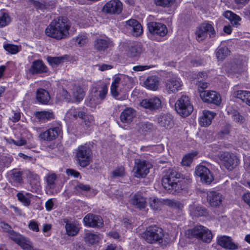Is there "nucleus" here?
Segmentation results:
<instances>
[{
	"label": "nucleus",
	"instance_id": "23",
	"mask_svg": "<svg viewBox=\"0 0 250 250\" xmlns=\"http://www.w3.org/2000/svg\"><path fill=\"white\" fill-rule=\"evenodd\" d=\"M217 244L225 249L235 250L238 248L237 245L232 242L231 238L225 235L218 237Z\"/></svg>",
	"mask_w": 250,
	"mask_h": 250
},
{
	"label": "nucleus",
	"instance_id": "58",
	"mask_svg": "<svg viewBox=\"0 0 250 250\" xmlns=\"http://www.w3.org/2000/svg\"><path fill=\"white\" fill-rule=\"evenodd\" d=\"M37 10H44V4L43 0L41 1H37L35 0H28Z\"/></svg>",
	"mask_w": 250,
	"mask_h": 250
},
{
	"label": "nucleus",
	"instance_id": "40",
	"mask_svg": "<svg viewBox=\"0 0 250 250\" xmlns=\"http://www.w3.org/2000/svg\"><path fill=\"white\" fill-rule=\"evenodd\" d=\"M236 96L250 106V91L238 90L236 92Z\"/></svg>",
	"mask_w": 250,
	"mask_h": 250
},
{
	"label": "nucleus",
	"instance_id": "33",
	"mask_svg": "<svg viewBox=\"0 0 250 250\" xmlns=\"http://www.w3.org/2000/svg\"><path fill=\"white\" fill-rule=\"evenodd\" d=\"M36 98L40 103L46 104L50 99L49 94L46 90L41 88L37 90Z\"/></svg>",
	"mask_w": 250,
	"mask_h": 250
},
{
	"label": "nucleus",
	"instance_id": "10",
	"mask_svg": "<svg viewBox=\"0 0 250 250\" xmlns=\"http://www.w3.org/2000/svg\"><path fill=\"white\" fill-rule=\"evenodd\" d=\"M190 231L191 235L193 237L207 243L210 242L212 238L211 231L201 225L195 226Z\"/></svg>",
	"mask_w": 250,
	"mask_h": 250
},
{
	"label": "nucleus",
	"instance_id": "63",
	"mask_svg": "<svg viewBox=\"0 0 250 250\" xmlns=\"http://www.w3.org/2000/svg\"><path fill=\"white\" fill-rule=\"evenodd\" d=\"M29 228L33 231L38 232L39 229L37 223L33 220L31 221L28 225Z\"/></svg>",
	"mask_w": 250,
	"mask_h": 250
},
{
	"label": "nucleus",
	"instance_id": "29",
	"mask_svg": "<svg viewBox=\"0 0 250 250\" xmlns=\"http://www.w3.org/2000/svg\"><path fill=\"white\" fill-rule=\"evenodd\" d=\"M190 214L194 217L207 216L208 213L207 209L201 206H193L190 207Z\"/></svg>",
	"mask_w": 250,
	"mask_h": 250
},
{
	"label": "nucleus",
	"instance_id": "35",
	"mask_svg": "<svg viewBox=\"0 0 250 250\" xmlns=\"http://www.w3.org/2000/svg\"><path fill=\"white\" fill-rule=\"evenodd\" d=\"M230 50L227 46H219L215 51L217 59L218 61H223L229 54Z\"/></svg>",
	"mask_w": 250,
	"mask_h": 250
},
{
	"label": "nucleus",
	"instance_id": "31",
	"mask_svg": "<svg viewBox=\"0 0 250 250\" xmlns=\"http://www.w3.org/2000/svg\"><path fill=\"white\" fill-rule=\"evenodd\" d=\"M36 117L41 122L45 123L51 119H54L53 112L48 111H42L36 112L35 113Z\"/></svg>",
	"mask_w": 250,
	"mask_h": 250
},
{
	"label": "nucleus",
	"instance_id": "60",
	"mask_svg": "<svg viewBox=\"0 0 250 250\" xmlns=\"http://www.w3.org/2000/svg\"><path fill=\"white\" fill-rule=\"evenodd\" d=\"M77 108L72 107L66 113V116L70 119H77Z\"/></svg>",
	"mask_w": 250,
	"mask_h": 250
},
{
	"label": "nucleus",
	"instance_id": "6",
	"mask_svg": "<svg viewBox=\"0 0 250 250\" xmlns=\"http://www.w3.org/2000/svg\"><path fill=\"white\" fill-rule=\"evenodd\" d=\"M175 109L177 113L181 116L186 117L193 112V106L189 97L183 95L176 102Z\"/></svg>",
	"mask_w": 250,
	"mask_h": 250
},
{
	"label": "nucleus",
	"instance_id": "37",
	"mask_svg": "<svg viewBox=\"0 0 250 250\" xmlns=\"http://www.w3.org/2000/svg\"><path fill=\"white\" fill-rule=\"evenodd\" d=\"M17 197L18 200L22 203L25 206H29L30 205V199L33 197V195L30 193H26L23 194V193L20 192L17 193Z\"/></svg>",
	"mask_w": 250,
	"mask_h": 250
},
{
	"label": "nucleus",
	"instance_id": "46",
	"mask_svg": "<svg viewBox=\"0 0 250 250\" xmlns=\"http://www.w3.org/2000/svg\"><path fill=\"white\" fill-rule=\"evenodd\" d=\"M74 189L76 194H82L83 192L90 191L91 187L89 185L78 182L77 185L75 186Z\"/></svg>",
	"mask_w": 250,
	"mask_h": 250
},
{
	"label": "nucleus",
	"instance_id": "56",
	"mask_svg": "<svg viewBox=\"0 0 250 250\" xmlns=\"http://www.w3.org/2000/svg\"><path fill=\"white\" fill-rule=\"evenodd\" d=\"M139 128L143 132H147L153 129V125L148 122H142L140 124Z\"/></svg>",
	"mask_w": 250,
	"mask_h": 250
},
{
	"label": "nucleus",
	"instance_id": "55",
	"mask_svg": "<svg viewBox=\"0 0 250 250\" xmlns=\"http://www.w3.org/2000/svg\"><path fill=\"white\" fill-rule=\"evenodd\" d=\"M195 156L193 154L189 153L186 155L183 158L181 162L183 166H189L192 162L193 157Z\"/></svg>",
	"mask_w": 250,
	"mask_h": 250
},
{
	"label": "nucleus",
	"instance_id": "49",
	"mask_svg": "<svg viewBox=\"0 0 250 250\" xmlns=\"http://www.w3.org/2000/svg\"><path fill=\"white\" fill-rule=\"evenodd\" d=\"M11 22V18L6 12H2L0 15V28L6 26Z\"/></svg>",
	"mask_w": 250,
	"mask_h": 250
},
{
	"label": "nucleus",
	"instance_id": "21",
	"mask_svg": "<svg viewBox=\"0 0 250 250\" xmlns=\"http://www.w3.org/2000/svg\"><path fill=\"white\" fill-rule=\"evenodd\" d=\"M181 86V82L175 77L167 80L166 83V90L168 94L177 92L180 89Z\"/></svg>",
	"mask_w": 250,
	"mask_h": 250
},
{
	"label": "nucleus",
	"instance_id": "47",
	"mask_svg": "<svg viewBox=\"0 0 250 250\" xmlns=\"http://www.w3.org/2000/svg\"><path fill=\"white\" fill-rule=\"evenodd\" d=\"M57 178V176L55 173L49 174L46 176V182L49 189H54L56 187L55 182Z\"/></svg>",
	"mask_w": 250,
	"mask_h": 250
},
{
	"label": "nucleus",
	"instance_id": "2",
	"mask_svg": "<svg viewBox=\"0 0 250 250\" xmlns=\"http://www.w3.org/2000/svg\"><path fill=\"white\" fill-rule=\"evenodd\" d=\"M71 25L66 17L59 16L54 19L45 29L48 37L60 40L67 37Z\"/></svg>",
	"mask_w": 250,
	"mask_h": 250
},
{
	"label": "nucleus",
	"instance_id": "36",
	"mask_svg": "<svg viewBox=\"0 0 250 250\" xmlns=\"http://www.w3.org/2000/svg\"><path fill=\"white\" fill-rule=\"evenodd\" d=\"M23 172L17 169H13L11 171V178L14 182L22 184L23 183Z\"/></svg>",
	"mask_w": 250,
	"mask_h": 250
},
{
	"label": "nucleus",
	"instance_id": "13",
	"mask_svg": "<svg viewBox=\"0 0 250 250\" xmlns=\"http://www.w3.org/2000/svg\"><path fill=\"white\" fill-rule=\"evenodd\" d=\"M147 28L149 33L154 35L164 37L167 33L166 25L161 22L154 21L148 22Z\"/></svg>",
	"mask_w": 250,
	"mask_h": 250
},
{
	"label": "nucleus",
	"instance_id": "61",
	"mask_svg": "<svg viewBox=\"0 0 250 250\" xmlns=\"http://www.w3.org/2000/svg\"><path fill=\"white\" fill-rule=\"evenodd\" d=\"M87 113V109L84 107H78L77 110V119L80 118L82 120L84 118Z\"/></svg>",
	"mask_w": 250,
	"mask_h": 250
},
{
	"label": "nucleus",
	"instance_id": "12",
	"mask_svg": "<svg viewBox=\"0 0 250 250\" xmlns=\"http://www.w3.org/2000/svg\"><path fill=\"white\" fill-rule=\"evenodd\" d=\"M195 173L200 177L203 183L207 184H210L214 179L213 176L209 169L203 165L196 167Z\"/></svg>",
	"mask_w": 250,
	"mask_h": 250
},
{
	"label": "nucleus",
	"instance_id": "8",
	"mask_svg": "<svg viewBox=\"0 0 250 250\" xmlns=\"http://www.w3.org/2000/svg\"><path fill=\"white\" fill-rule=\"evenodd\" d=\"M62 134V126L60 123L52 125L46 131L40 134L41 139L46 141H52Z\"/></svg>",
	"mask_w": 250,
	"mask_h": 250
},
{
	"label": "nucleus",
	"instance_id": "4",
	"mask_svg": "<svg viewBox=\"0 0 250 250\" xmlns=\"http://www.w3.org/2000/svg\"><path fill=\"white\" fill-rule=\"evenodd\" d=\"M76 157L78 164L81 167L88 166L93 157L92 151L90 146L87 144L79 146L76 149Z\"/></svg>",
	"mask_w": 250,
	"mask_h": 250
},
{
	"label": "nucleus",
	"instance_id": "17",
	"mask_svg": "<svg viewBox=\"0 0 250 250\" xmlns=\"http://www.w3.org/2000/svg\"><path fill=\"white\" fill-rule=\"evenodd\" d=\"M140 105L150 111L158 110L162 106L160 99L157 97L143 99L140 103Z\"/></svg>",
	"mask_w": 250,
	"mask_h": 250
},
{
	"label": "nucleus",
	"instance_id": "18",
	"mask_svg": "<svg viewBox=\"0 0 250 250\" xmlns=\"http://www.w3.org/2000/svg\"><path fill=\"white\" fill-rule=\"evenodd\" d=\"M28 71L32 75H38L46 73L48 72V69L43 62L42 60L38 59L32 62Z\"/></svg>",
	"mask_w": 250,
	"mask_h": 250
},
{
	"label": "nucleus",
	"instance_id": "5",
	"mask_svg": "<svg viewBox=\"0 0 250 250\" xmlns=\"http://www.w3.org/2000/svg\"><path fill=\"white\" fill-rule=\"evenodd\" d=\"M196 39L199 42L203 41L207 37L213 39L216 36V32L213 24L209 22H204L200 24L195 31Z\"/></svg>",
	"mask_w": 250,
	"mask_h": 250
},
{
	"label": "nucleus",
	"instance_id": "16",
	"mask_svg": "<svg viewBox=\"0 0 250 250\" xmlns=\"http://www.w3.org/2000/svg\"><path fill=\"white\" fill-rule=\"evenodd\" d=\"M85 225L92 228H102L104 225L102 218L98 215L87 214L83 219Z\"/></svg>",
	"mask_w": 250,
	"mask_h": 250
},
{
	"label": "nucleus",
	"instance_id": "62",
	"mask_svg": "<svg viewBox=\"0 0 250 250\" xmlns=\"http://www.w3.org/2000/svg\"><path fill=\"white\" fill-rule=\"evenodd\" d=\"M44 9H53L56 7L55 2L53 0H43Z\"/></svg>",
	"mask_w": 250,
	"mask_h": 250
},
{
	"label": "nucleus",
	"instance_id": "9",
	"mask_svg": "<svg viewBox=\"0 0 250 250\" xmlns=\"http://www.w3.org/2000/svg\"><path fill=\"white\" fill-rule=\"evenodd\" d=\"M218 157L221 164L228 170H231L238 164V159L236 156L228 151L220 152Z\"/></svg>",
	"mask_w": 250,
	"mask_h": 250
},
{
	"label": "nucleus",
	"instance_id": "28",
	"mask_svg": "<svg viewBox=\"0 0 250 250\" xmlns=\"http://www.w3.org/2000/svg\"><path fill=\"white\" fill-rule=\"evenodd\" d=\"M216 114L209 111H205L203 112V116L199 118V124L202 126H207L211 123L212 119L214 118Z\"/></svg>",
	"mask_w": 250,
	"mask_h": 250
},
{
	"label": "nucleus",
	"instance_id": "38",
	"mask_svg": "<svg viewBox=\"0 0 250 250\" xmlns=\"http://www.w3.org/2000/svg\"><path fill=\"white\" fill-rule=\"evenodd\" d=\"M84 92L82 88L75 86L73 89V97L75 102H80L84 96Z\"/></svg>",
	"mask_w": 250,
	"mask_h": 250
},
{
	"label": "nucleus",
	"instance_id": "3",
	"mask_svg": "<svg viewBox=\"0 0 250 250\" xmlns=\"http://www.w3.org/2000/svg\"><path fill=\"white\" fill-rule=\"evenodd\" d=\"M164 236L163 229L156 225L148 227L142 234V238L149 244L162 243Z\"/></svg>",
	"mask_w": 250,
	"mask_h": 250
},
{
	"label": "nucleus",
	"instance_id": "7",
	"mask_svg": "<svg viewBox=\"0 0 250 250\" xmlns=\"http://www.w3.org/2000/svg\"><path fill=\"white\" fill-rule=\"evenodd\" d=\"M107 92V87L106 85L93 90L91 95L88 97L86 101V105L92 108H95L96 105L100 104L102 101L105 99Z\"/></svg>",
	"mask_w": 250,
	"mask_h": 250
},
{
	"label": "nucleus",
	"instance_id": "52",
	"mask_svg": "<svg viewBox=\"0 0 250 250\" xmlns=\"http://www.w3.org/2000/svg\"><path fill=\"white\" fill-rule=\"evenodd\" d=\"M175 1V0H154V3L157 6L163 7H169Z\"/></svg>",
	"mask_w": 250,
	"mask_h": 250
},
{
	"label": "nucleus",
	"instance_id": "57",
	"mask_svg": "<svg viewBox=\"0 0 250 250\" xmlns=\"http://www.w3.org/2000/svg\"><path fill=\"white\" fill-rule=\"evenodd\" d=\"M166 204L170 207L174 208L181 209L183 205L179 201L174 200H167Z\"/></svg>",
	"mask_w": 250,
	"mask_h": 250
},
{
	"label": "nucleus",
	"instance_id": "22",
	"mask_svg": "<svg viewBox=\"0 0 250 250\" xmlns=\"http://www.w3.org/2000/svg\"><path fill=\"white\" fill-rule=\"evenodd\" d=\"M207 199L211 207H217L222 204L223 196L217 191H210L207 193Z\"/></svg>",
	"mask_w": 250,
	"mask_h": 250
},
{
	"label": "nucleus",
	"instance_id": "54",
	"mask_svg": "<svg viewBox=\"0 0 250 250\" xmlns=\"http://www.w3.org/2000/svg\"><path fill=\"white\" fill-rule=\"evenodd\" d=\"M8 234H9L10 239L17 244L21 240V239L24 237L23 236L16 232L13 229L9 231Z\"/></svg>",
	"mask_w": 250,
	"mask_h": 250
},
{
	"label": "nucleus",
	"instance_id": "64",
	"mask_svg": "<svg viewBox=\"0 0 250 250\" xmlns=\"http://www.w3.org/2000/svg\"><path fill=\"white\" fill-rule=\"evenodd\" d=\"M87 39L85 36H80L78 37L76 39V42L80 46L83 45L86 42Z\"/></svg>",
	"mask_w": 250,
	"mask_h": 250
},
{
	"label": "nucleus",
	"instance_id": "11",
	"mask_svg": "<svg viewBox=\"0 0 250 250\" xmlns=\"http://www.w3.org/2000/svg\"><path fill=\"white\" fill-rule=\"evenodd\" d=\"M150 165L145 160L136 159L133 170L135 171V176L137 178H143L149 173Z\"/></svg>",
	"mask_w": 250,
	"mask_h": 250
},
{
	"label": "nucleus",
	"instance_id": "14",
	"mask_svg": "<svg viewBox=\"0 0 250 250\" xmlns=\"http://www.w3.org/2000/svg\"><path fill=\"white\" fill-rule=\"evenodd\" d=\"M122 9V3L119 0H111L105 4L103 10L109 14H119Z\"/></svg>",
	"mask_w": 250,
	"mask_h": 250
},
{
	"label": "nucleus",
	"instance_id": "53",
	"mask_svg": "<svg viewBox=\"0 0 250 250\" xmlns=\"http://www.w3.org/2000/svg\"><path fill=\"white\" fill-rule=\"evenodd\" d=\"M3 47L5 50L12 54H16L19 52V47L16 45L7 43L4 44Z\"/></svg>",
	"mask_w": 250,
	"mask_h": 250
},
{
	"label": "nucleus",
	"instance_id": "50",
	"mask_svg": "<svg viewBox=\"0 0 250 250\" xmlns=\"http://www.w3.org/2000/svg\"><path fill=\"white\" fill-rule=\"evenodd\" d=\"M24 250H32V243L28 239L24 237L18 244Z\"/></svg>",
	"mask_w": 250,
	"mask_h": 250
},
{
	"label": "nucleus",
	"instance_id": "30",
	"mask_svg": "<svg viewBox=\"0 0 250 250\" xmlns=\"http://www.w3.org/2000/svg\"><path fill=\"white\" fill-rule=\"evenodd\" d=\"M144 84L147 88L156 90L159 85V78L156 76H149L145 81Z\"/></svg>",
	"mask_w": 250,
	"mask_h": 250
},
{
	"label": "nucleus",
	"instance_id": "1",
	"mask_svg": "<svg viewBox=\"0 0 250 250\" xmlns=\"http://www.w3.org/2000/svg\"><path fill=\"white\" fill-rule=\"evenodd\" d=\"M181 174L174 169L169 168L164 171L161 182L163 188L168 192L175 194L180 192L188 187L187 180L181 178Z\"/></svg>",
	"mask_w": 250,
	"mask_h": 250
},
{
	"label": "nucleus",
	"instance_id": "34",
	"mask_svg": "<svg viewBox=\"0 0 250 250\" xmlns=\"http://www.w3.org/2000/svg\"><path fill=\"white\" fill-rule=\"evenodd\" d=\"M66 58V55H63L60 57L47 56L46 60L52 67H54L63 63Z\"/></svg>",
	"mask_w": 250,
	"mask_h": 250
},
{
	"label": "nucleus",
	"instance_id": "26",
	"mask_svg": "<svg viewBox=\"0 0 250 250\" xmlns=\"http://www.w3.org/2000/svg\"><path fill=\"white\" fill-rule=\"evenodd\" d=\"M123 46L125 49L126 55L131 58L138 57L142 51L141 45L138 44L129 45L127 43H125Z\"/></svg>",
	"mask_w": 250,
	"mask_h": 250
},
{
	"label": "nucleus",
	"instance_id": "48",
	"mask_svg": "<svg viewBox=\"0 0 250 250\" xmlns=\"http://www.w3.org/2000/svg\"><path fill=\"white\" fill-rule=\"evenodd\" d=\"M225 71L229 75L233 74H238L240 72L238 66L235 63L228 64L225 66Z\"/></svg>",
	"mask_w": 250,
	"mask_h": 250
},
{
	"label": "nucleus",
	"instance_id": "44",
	"mask_svg": "<svg viewBox=\"0 0 250 250\" xmlns=\"http://www.w3.org/2000/svg\"><path fill=\"white\" fill-rule=\"evenodd\" d=\"M65 229L67 234L71 236L76 235L79 232L78 227L73 223H66Z\"/></svg>",
	"mask_w": 250,
	"mask_h": 250
},
{
	"label": "nucleus",
	"instance_id": "25",
	"mask_svg": "<svg viewBox=\"0 0 250 250\" xmlns=\"http://www.w3.org/2000/svg\"><path fill=\"white\" fill-rule=\"evenodd\" d=\"M135 110L131 107L125 108L120 114V120L123 123L129 124L136 117Z\"/></svg>",
	"mask_w": 250,
	"mask_h": 250
},
{
	"label": "nucleus",
	"instance_id": "45",
	"mask_svg": "<svg viewBox=\"0 0 250 250\" xmlns=\"http://www.w3.org/2000/svg\"><path fill=\"white\" fill-rule=\"evenodd\" d=\"M82 120L83 126L86 129L90 128L95 124L94 118L92 115L86 113Z\"/></svg>",
	"mask_w": 250,
	"mask_h": 250
},
{
	"label": "nucleus",
	"instance_id": "19",
	"mask_svg": "<svg viewBox=\"0 0 250 250\" xmlns=\"http://www.w3.org/2000/svg\"><path fill=\"white\" fill-rule=\"evenodd\" d=\"M126 27L134 36L138 37L143 34V30L141 24L135 19H130L126 21Z\"/></svg>",
	"mask_w": 250,
	"mask_h": 250
},
{
	"label": "nucleus",
	"instance_id": "32",
	"mask_svg": "<svg viewBox=\"0 0 250 250\" xmlns=\"http://www.w3.org/2000/svg\"><path fill=\"white\" fill-rule=\"evenodd\" d=\"M223 15L229 20L233 26L238 27L240 24L239 21L241 20L240 17L230 11H226L224 12Z\"/></svg>",
	"mask_w": 250,
	"mask_h": 250
},
{
	"label": "nucleus",
	"instance_id": "42",
	"mask_svg": "<svg viewBox=\"0 0 250 250\" xmlns=\"http://www.w3.org/2000/svg\"><path fill=\"white\" fill-rule=\"evenodd\" d=\"M125 175V167L123 166L117 167L111 172L110 177L111 179H117L123 177Z\"/></svg>",
	"mask_w": 250,
	"mask_h": 250
},
{
	"label": "nucleus",
	"instance_id": "20",
	"mask_svg": "<svg viewBox=\"0 0 250 250\" xmlns=\"http://www.w3.org/2000/svg\"><path fill=\"white\" fill-rule=\"evenodd\" d=\"M130 204L135 208L142 210L146 206V199L140 193H136L130 197Z\"/></svg>",
	"mask_w": 250,
	"mask_h": 250
},
{
	"label": "nucleus",
	"instance_id": "59",
	"mask_svg": "<svg viewBox=\"0 0 250 250\" xmlns=\"http://www.w3.org/2000/svg\"><path fill=\"white\" fill-rule=\"evenodd\" d=\"M231 131V125L229 124L225 125L219 132V135L221 138L229 135Z\"/></svg>",
	"mask_w": 250,
	"mask_h": 250
},
{
	"label": "nucleus",
	"instance_id": "51",
	"mask_svg": "<svg viewBox=\"0 0 250 250\" xmlns=\"http://www.w3.org/2000/svg\"><path fill=\"white\" fill-rule=\"evenodd\" d=\"M143 151H151L157 153H160L164 150V146L162 145H158L149 146H143L141 147Z\"/></svg>",
	"mask_w": 250,
	"mask_h": 250
},
{
	"label": "nucleus",
	"instance_id": "24",
	"mask_svg": "<svg viewBox=\"0 0 250 250\" xmlns=\"http://www.w3.org/2000/svg\"><path fill=\"white\" fill-rule=\"evenodd\" d=\"M159 125L166 128H170L173 125L172 116L169 114H162L156 119Z\"/></svg>",
	"mask_w": 250,
	"mask_h": 250
},
{
	"label": "nucleus",
	"instance_id": "39",
	"mask_svg": "<svg viewBox=\"0 0 250 250\" xmlns=\"http://www.w3.org/2000/svg\"><path fill=\"white\" fill-rule=\"evenodd\" d=\"M123 78H124V76H122L121 77L117 76L114 78L110 88L111 93L113 96H117V88L119 84L122 83Z\"/></svg>",
	"mask_w": 250,
	"mask_h": 250
},
{
	"label": "nucleus",
	"instance_id": "15",
	"mask_svg": "<svg viewBox=\"0 0 250 250\" xmlns=\"http://www.w3.org/2000/svg\"><path fill=\"white\" fill-rule=\"evenodd\" d=\"M200 96L202 100L206 102L219 105L221 102L220 95L214 91H203Z\"/></svg>",
	"mask_w": 250,
	"mask_h": 250
},
{
	"label": "nucleus",
	"instance_id": "43",
	"mask_svg": "<svg viewBox=\"0 0 250 250\" xmlns=\"http://www.w3.org/2000/svg\"><path fill=\"white\" fill-rule=\"evenodd\" d=\"M99 239L100 238L98 235L90 232L86 233L84 237V241L90 245L98 242Z\"/></svg>",
	"mask_w": 250,
	"mask_h": 250
},
{
	"label": "nucleus",
	"instance_id": "41",
	"mask_svg": "<svg viewBox=\"0 0 250 250\" xmlns=\"http://www.w3.org/2000/svg\"><path fill=\"white\" fill-rule=\"evenodd\" d=\"M149 207L153 210L160 209L163 206V201L161 199L154 197L150 198L149 201Z\"/></svg>",
	"mask_w": 250,
	"mask_h": 250
},
{
	"label": "nucleus",
	"instance_id": "27",
	"mask_svg": "<svg viewBox=\"0 0 250 250\" xmlns=\"http://www.w3.org/2000/svg\"><path fill=\"white\" fill-rule=\"evenodd\" d=\"M94 49L102 51H104L111 45V42L108 39H97L94 42Z\"/></svg>",
	"mask_w": 250,
	"mask_h": 250
}]
</instances>
